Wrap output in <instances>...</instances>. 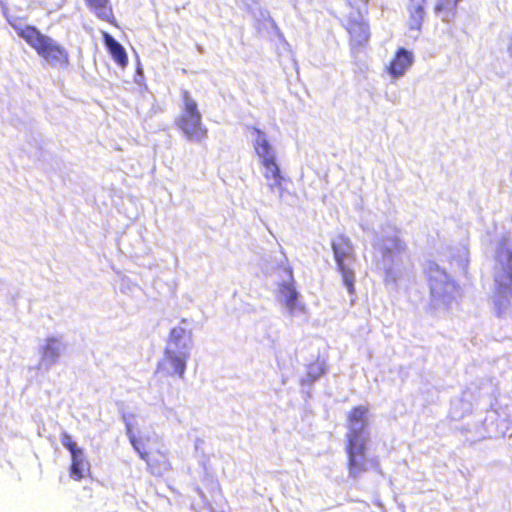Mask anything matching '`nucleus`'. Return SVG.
<instances>
[{
  "label": "nucleus",
  "mask_w": 512,
  "mask_h": 512,
  "mask_svg": "<svg viewBox=\"0 0 512 512\" xmlns=\"http://www.w3.org/2000/svg\"><path fill=\"white\" fill-rule=\"evenodd\" d=\"M188 357L187 352H178L171 347H166L163 358L157 365V372L165 376H178L179 378H183Z\"/></svg>",
  "instance_id": "6"
},
{
  "label": "nucleus",
  "mask_w": 512,
  "mask_h": 512,
  "mask_svg": "<svg viewBox=\"0 0 512 512\" xmlns=\"http://www.w3.org/2000/svg\"><path fill=\"white\" fill-rule=\"evenodd\" d=\"M131 443L146 462L151 474L161 476L170 469V464L164 453L157 449L146 450L144 444L135 438L131 439Z\"/></svg>",
  "instance_id": "8"
},
{
  "label": "nucleus",
  "mask_w": 512,
  "mask_h": 512,
  "mask_svg": "<svg viewBox=\"0 0 512 512\" xmlns=\"http://www.w3.org/2000/svg\"><path fill=\"white\" fill-rule=\"evenodd\" d=\"M501 256V273L496 277V282L502 289L511 290L512 287V250L501 247L499 249Z\"/></svg>",
  "instance_id": "10"
},
{
  "label": "nucleus",
  "mask_w": 512,
  "mask_h": 512,
  "mask_svg": "<svg viewBox=\"0 0 512 512\" xmlns=\"http://www.w3.org/2000/svg\"><path fill=\"white\" fill-rule=\"evenodd\" d=\"M347 4L359 14L367 13L369 0H346Z\"/></svg>",
  "instance_id": "20"
},
{
  "label": "nucleus",
  "mask_w": 512,
  "mask_h": 512,
  "mask_svg": "<svg viewBox=\"0 0 512 512\" xmlns=\"http://www.w3.org/2000/svg\"><path fill=\"white\" fill-rule=\"evenodd\" d=\"M371 462H372L375 466H377V465H378V464H377V462H376V461H374V460H371Z\"/></svg>",
  "instance_id": "21"
},
{
  "label": "nucleus",
  "mask_w": 512,
  "mask_h": 512,
  "mask_svg": "<svg viewBox=\"0 0 512 512\" xmlns=\"http://www.w3.org/2000/svg\"><path fill=\"white\" fill-rule=\"evenodd\" d=\"M252 130L256 134L254 149L256 154L261 158V164L264 168V177L268 181H272L273 186H280L283 178L276 163L271 145L261 130L255 127H252Z\"/></svg>",
  "instance_id": "5"
},
{
  "label": "nucleus",
  "mask_w": 512,
  "mask_h": 512,
  "mask_svg": "<svg viewBox=\"0 0 512 512\" xmlns=\"http://www.w3.org/2000/svg\"><path fill=\"white\" fill-rule=\"evenodd\" d=\"M369 408L364 405L352 407L347 413V434L345 452L347 455L348 474L357 478L368 471L367 444Z\"/></svg>",
  "instance_id": "1"
},
{
  "label": "nucleus",
  "mask_w": 512,
  "mask_h": 512,
  "mask_svg": "<svg viewBox=\"0 0 512 512\" xmlns=\"http://www.w3.org/2000/svg\"><path fill=\"white\" fill-rule=\"evenodd\" d=\"M413 63V54L407 49L401 47L397 49L394 57L390 61L387 70L394 78L401 77Z\"/></svg>",
  "instance_id": "9"
},
{
  "label": "nucleus",
  "mask_w": 512,
  "mask_h": 512,
  "mask_svg": "<svg viewBox=\"0 0 512 512\" xmlns=\"http://www.w3.org/2000/svg\"><path fill=\"white\" fill-rule=\"evenodd\" d=\"M426 0H408L407 25L410 30L420 31L425 19Z\"/></svg>",
  "instance_id": "11"
},
{
  "label": "nucleus",
  "mask_w": 512,
  "mask_h": 512,
  "mask_svg": "<svg viewBox=\"0 0 512 512\" xmlns=\"http://www.w3.org/2000/svg\"><path fill=\"white\" fill-rule=\"evenodd\" d=\"M191 341V331L183 327H174L171 329L168 338L167 347L172 349L184 350L188 348V344Z\"/></svg>",
  "instance_id": "15"
},
{
  "label": "nucleus",
  "mask_w": 512,
  "mask_h": 512,
  "mask_svg": "<svg viewBox=\"0 0 512 512\" xmlns=\"http://www.w3.org/2000/svg\"><path fill=\"white\" fill-rule=\"evenodd\" d=\"M61 443L71 453L70 477L75 481L82 480L89 471V463L84 457L83 450L77 447L72 437L65 432L61 434Z\"/></svg>",
  "instance_id": "7"
},
{
  "label": "nucleus",
  "mask_w": 512,
  "mask_h": 512,
  "mask_svg": "<svg viewBox=\"0 0 512 512\" xmlns=\"http://www.w3.org/2000/svg\"><path fill=\"white\" fill-rule=\"evenodd\" d=\"M391 246H387L384 249L385 255H392L394 253H401L405 250L406 245L405 243L399 239L398 237H392L390 239Z\"/></svg>",
  "instance_id": "19"
},
{
  "label": "nucleus",
  "mask_w": 512,
  "mask_h": 512,
  "mask_svg": "<svg viewBox=\"0 0 512 512\" xmlns=\"http://www.w3.org/2000/svg\"><path fill=\"white\" fill-rule=\"evenodd\" d=\"M460 0H438L434 6V11L437 14L443 12H454Z\"/></svg>",
  "instance_id": "18"
},
{
  "label": "nucleus",
  "mask_w": 512,
  "mask_h": 512,
  "mask_svg": "<svg viewBox=\"0 0 512 512\" xmlns=\"http://www.w3.org/2000/svg\"><path fill=\"white\" fill-rule=\"evenodd\" d=\"M337 270L341 274L342 282L350 295L355 293V272L352 267L356 255L349 237L338 235L331 242Z\"/></svg>",
  "instance_id": "4"
},
{
  "label": "nucleus",
  "mask_w": 512,
  "mask_h": 512,
  "mask_svg": "<svg viewBox=\"0 0 512 512\" xmlns=\"http://www.w3.org/2000/svg\"><path fill=\"white\" fill-rule=\"evenodd\" d=\"M181 111L175 124L189 141L201 142L207 138L208 130L202 123V114L196 100L188 90L181 91Z\"/></svg>",
  "instance_id": "3"
},
{
  "label": "nucleus",
  "mask_w": 512,
  "mask_h": 512,
  "mask_svg": "<svg viewBox=\"0 0 512 512\" xmlns=\"http://www.w3.org/2000/svg\"><path fill=\"white\" fill-rule=\"evenodd\" d=\"M350 43L353 47L365 45L370 37L369 25L363 20H350L347 24Z\"/></svg>",
  "instance_id": "12"
},
{
  "label": "nucleus",
  "mask_w": 512,
  "mask_h": 512,
  "mask_svg": "<svg viewBox=\"0 0 512 512\" xmlns=\"http://www.w3.org/2000/svg\"><path fill=\"white\" fill-rule=\"evenodd\" d=\"M87 8L99 19L113 23L115 18L110 0H85Z\"/></svg>",
  "instance_id": "14"
},
{
  "label": "nucleus",
  "mask_w": 512,
  "mask_h": 512,
  "mask_svg": "<svg viewBox=\"0 0 512 512\" xmlns=\"http://www.w3.org/2000/svg\"><path fill=\"white\" fill-rule=\"evenodd\" d=\"M103 41L105 43V46L114 59V61L120 66V67H126L128 64V57L125 49L123 46L116 41L108 32L102 33Z\"/></svg>",
  "instance_id": "13"
},
{
  "label": "nucleus",
  "mask_w": 512,
  "mask_h": 512,
  "mask_svg": "<svg viewBox=\"0 0 512 512\" xmlns=\"http://www.w3.org/2000/svg\"><path fill=\"white\" fill-rule=\"evenodd\" d=\"M279 293L287 307L292 308L295 306L298 293L292 283L280 284Z\"/></svg>",
  "instance_id": "16"
},
{
  "label": "nucleus",
  "mask_w": 512,
  "mask_h": 512,
  "mask_svg": "<svg viewBox=\"0 0 512 512\" xmlns=\"http://www.w3.org/2000/svg\"><path fill=\"white\" fill-rule=\"evenodd\" d=\"M326 370V365L324 360L317 358L307 365V376L308 379L314 381L321 377Z\"/></svg>",
  "instance_id": "17"
},
{
  "label": "nucleus",
  "mask_w": 512,
  "mask_h": 512,
  "mask_svg": "<svg viewBox=\"0 0 512 512\" xmlns=\"http://www.w3.org/2000/svg\"><path fill=\"white\" fill-rule=\"evenodd\" d=\"M17 35L23 39L37 55L53 67L67 68L70 64L69 52L51 37L41 33L35 26L13 25Z\"/></svg>",
  "instance_id": "2"
}]
</instances>
